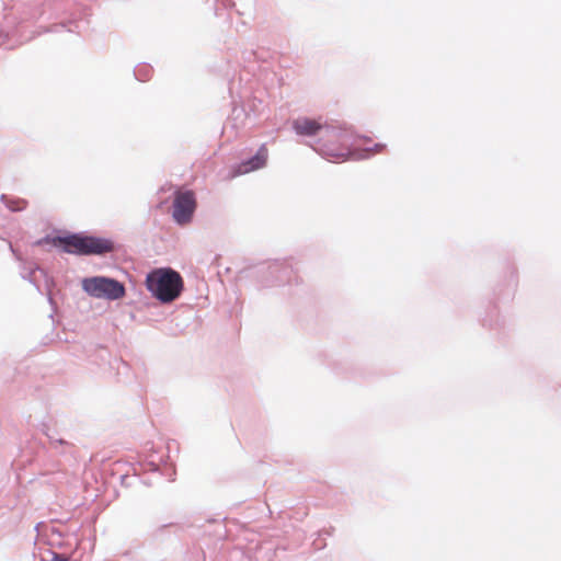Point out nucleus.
I'll list each match as a JSON object with an SVG mask.
<instances>
[{
  "instance_id": "0eeeda50",
  "label": "nucleus",
  "mask_w": 561,
  "mask_h": 561,
  "mask_svg": "<svg viewBox=\"0 0 561 561\" xmlns=\"http://www.w3.org/2000/svg\"><path fill=\"white\" fill-rule=\"evenodd\" d=\"M54 561H68V559L64 556H60V554H56L54 557Z\"/></svg>"
},
{
  "instance_id": "423d86ee",
  "label": "nucleus",
  "mask_w": 561,
  "mask_h": 561,
  "mask_svg": "<svg viewBox=\"0 0 561 561\" xmlns=\"http://www.w3.org/2000/svg\"><path fill=\"white\" fill-rule=\"evenodd\" d=\"M293 127L298 135L313 136L323 128V125L317 119L301 117L294 121Z\"/></svg>"
},
{
  "instance_id": "39448f33",
  "label": "nucleus",
  "mask_w": 561,
  "mask_h": 561,
  "mask_svg": "<svg viewBox=\"0 0 561 561\" xmlns=\"http://www.w3.org/2000/svg\"><path fill=\"white\" fill-rule=\"evenodd\" d=\"M267 156H268L267 148L264 145L261 146L254 157H252L251 159H249L238 165L234 175L244 174V173L255 171V170H259V169L265 167L266 161H267Z\"/></svg>"
},
{
  "instance_id": "20e7f679",
  "label": "nucleus",
  "mask_w": 561,
  "mask_h": 561,
  "mask_svg": "<svg viewBox=\"0 0 561 561\" xmlns=\"http://www.w3.org/2000/svg\"><path fill=\"white\" fill-rule=\"evenodd\" d=\"M196 209L195 194L192 191H179L173 202V219L179 225H186L192 220Z\"/></svg>"
},
{
  "instance_id": "7ed1b4c3",
  "label": "nucleus",
  "mask_w": 561,
  "mask_h": 561,
  "mask_svg": "<svg viewBox=\"0 0 561 561\" xmlns=\"http://www.w3.org/2000/svg\"><path fill=\"white\" fill-rule=\"evenodd\" d=\"M82 288L94 298L116 300L125 296V287L122 283L103 276L84 278Z\"/></svg>"
},
{
  "instance_id": "f03ea898",
  "label": "nucleus",
  "mask_w": 561,
  "mask_h": 561,
  "mask_svg": "<svg viewBox=\"0 0 561 561\" xmlns=\"http://www.w3.org/2000/svg\"><path fill=\"white\" fill-rule=\"evenodd\" d=\"M54 243L62 245L64 251L67 253L79 255H101L112 252L114 249L111 240L79 234H72L64 238L59 237L54 240Z\"/></svg>"
},
{
  "instance_id": "f257e3e1",
  "label": "nucleus",
  "mask_w": 561,
  "mask_h": 561,
  "mask_svg": "<svg viewBox=\"0 0 561 561\" xmlns=\"http://www.w3.org/2000/svg\"><path fill=\"white\" fill-rule=\"evenodd\" d=\"M146 286L159 301L169 304L180 297L184 289V282L179 272L170 267H161L147 275Z\"/></svg>"
}]
</instances>
